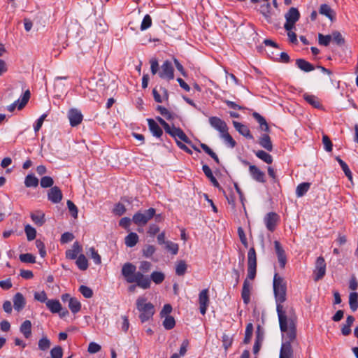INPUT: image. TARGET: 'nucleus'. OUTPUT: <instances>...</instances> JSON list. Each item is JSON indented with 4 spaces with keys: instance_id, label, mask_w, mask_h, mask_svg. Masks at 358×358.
Returning a JSON list of instances; mask_svg holds the SVG:
<instances>
[{
    "instance_id": "1",
    "label": "nucleus",
    "mask_w": 358,
    "mask_h": 358,
    "mask_svg": "<svg viewBox=\"0 0 358 358\" xmlns=\"http://www.w3.org/2000/svg\"><path fill=\"white\" fill-rule=\"evenodd\" d=\"M122 275L128 283H137L138 287L146 289L150 287L151 280L155 284L162 283L165 279V275L160 271H154L150 278L145 276L143 273L136 271V267L131 263H125L122 268Z\"/></svg>"
},
{
    "instance_id": "2",
    "label": "nucleus",
    "mask_w": 358,
    "mask_h": 358,
    "mask_svg": "<svg viewBox=\"0 0 358 358\" xmlns=\"http://www.w3.org/2000/svg\"><path fill=\"white\" fill-rule=\"evenodd\" d=\"M273 292L276 301V310L279 324L283 328L285 322H295L296 317L292 308L289 312H287L284 308L282 303L286 301L287 284L285 280L278 273H275L273 277Z\"/></svg>"
},
{
    "instance_id": "3",
    "label": "nucleus",
    "mask_w": 358,
    "mask_h": 358,
    "mask_svg": "<svg viewBox=\"0 0 358 358\" xmlns=\"http://www.w3.org/2000/svg\"><path fill=\"white\" fill-rule=\"evenodd\" d=\"M280 329L282 333L284 341L282 343L279 358H292L294 352L292 343L296 341V338L295 322H285L283 328L280 325Z\"/></svg>"
},
{
    "instance_id": "4",
    "label": "nucleus",
    "mask_w": 358,
    "mask_h": 358,
    "mask_svg": "<svg viewBox=\"0 0 358 358\" xmlns=\"http://www.w3.org/2000/svg\"><path fill=\"white\" fill-rule=\"evenodd\" d=\"M257 273V255L254 248H251L248 252V275L246 279L244 280L241 297L245 304L249 303L250 301V292L252 285L249 280H252L255 279Z\"/></svg>"
},
{
    "instance_id": "5",
    "label": "nucleus",
    "mask_w": 358,
    "mask_h": 358,
    "mask_svg": "<svg viewBox=\"0 0 358 358\" xmlns=\"http://www.w3.org/2000/svg\"><path fill=\"white\" fill-rule=\"evenodd\" d=\"M136 308L140 312V320L145 322L150 320L155 313V307L150 302H148L144 297L140 296L136 301Z\"/></svg>"
},
{
    "instance_id": "6",
    "label": "nucleus",
    "mask_w": 358,
    "mask_h": 358,
    "mask_svg": "<svg viewBox=\"0 0 358 358\" xmlns=\"http://www.w3.org/2000/svg\"><path fill=\"white\" fill-rule=\"evenodd\" d=\"M156 210L153 208H150L144 212H137L132 217L133 222L138 226L145 225L155 215Z\"/></svg>"
},
{
    "instance_id": "7",
    "label": "nucleus",
    "mask_w": 358,
    "mask_h": 358,
    "mask_svg": "<svg viewBox=\"0 0 358 358\" xmlns=\"http://www.w3.org/2000/svg\"><path fill=\"white\" fill-rule=\"evenodd\" d=\"M313 273L315 281H318L319 280L323 278V277L325 275L326 262L322 257H319L317 258Z\"/></svg>"
},
{
    "instance_id": "8",
    "label": "nucleus",
    "mask_w": 358,
    "mask_h": 358,
    "mask_svg": "<svg viewBox=\"0 0 358 358\" xmlns=\"http://www.w3.org/2000/svg\"><path fill=\"white\" fill-rule=\"evenodd\" d=\"M165 131L174 138L176 141H178V138L182 141L183 142L190 144L191 141L187 136V135L184 133V131L180 128H177L175 126L171 127L169 126V129H166Z\"/></svg>"
},
{
    "instance_id": "9",
    "label": "nucleus",
    "mask_w": 358,
    "mask_h": 358,
    "mask_svg": "<svg viewBox=\"0 0 358 358\" xmlns=\"http://www.w3.org/2000/svg\"><path fill=\"white\" fill-rule=\"evenodd\" d=\"M279 215L274 212L267 213L264 218V222L266 229L273 232L275 229L279 222Z\"/></svg>"
},
{
    "instance_id": "10",
    "label": "nucleus",
    "mask_w": 358,
    "mask_h": 358,
    "mask_svg": "<svg viewBox=\"0 0 358 358\" xmlns=\"http://www.w3.org/2000/svg\"><path fill=\"white\" fill-rule=\"evenodd\" d=\"M29 99L30 92L29 90H26L21 99L15 101L14 103L7 107L8 110L10 112H13L16 108L18 110L22 109L28 103Z\"/></svg>"
},
{
    "instance_id": "11",
    "label": "nucleus",
    "mask_w": 358,
    "mask_h": 358,
    "mask_svg": "<svg viewBox=\"0 0 358 358\" xmlns=\"http://www.w3.org/2000/svg\"><path fill=\"white\" fill-rule=\"evenodd\" d=\"M173 67L169 61H165L161 66L159 76L162 78L172 80L174 78Z\"/></svg>"
},
{
    "instance_id": "12",
    "label": "nucleus",
    "mask_w": 358,
    "mask_h": 358,
    "mask_svg": "<svg viewBox=\"0 0 358 358\" xmlns=\"http://www.w3.org/2000/svg\"><path fill=\"white\" fill-rule=\"evenodd\" d=\"M208 121L210 126L220 132V135L228 130L226 122L220 117L215 116L210 117Z\"/></svg>"
},
{
    "instance_id": "13",
    "label": "nucleus",
    "mask_w": 358,
    "mask_h": 358,
    "mask_svg": "<svg viewBox=\"0 0 358 358\" xmlns=\"http://www.w3.org/2000/svg\"><path fill=\"white\" fill-rule=\"evenodd\" d=\"M199 309L202 315H205L209 303L208 290L203 289L199 296Z\"/></svg>"
},
{
    "instance_id": "14",
    "label": "nucleus",
    "mask_w": 358,
    "mask_h": 358,
    "mask_svg": "<svg viewBox=\"0 0 358 358\" xmlns=\"http://www.w3.org/2000/svg\"><path fill=\"white\" fill-rule=\"evenodd\" d=\"M63 195L57 186L52 187L48 192V199L53 203H58L62 199Z\"/></svg>"
},
{
    "instance_id": "15",
    "label": "nucleus",
    "mask_w": 358,
    "mask_h": 358,
    "mask_svg": "<svg viewBox=\"0 0 358 358\" xmlns=\"http://www.w3.org/2000/svg\"><path fill=\"white\" fill-rule=\"evenodd\" d=\"M68 117L70 122V124L72 127H76L81 123L83 117L79 110L72 108L68 113Z\"/></svg>"
},
{
    "instance_id": "16",
    "label": "nucleus",
    "mask_w": 358,
    "mask_h": 358,
    "mask_svg": "<svg viewBox=\"0 0 358 358\" xmlns=\"http://www.w3.org/2000/svg\"><path fill=\"white\" fill-rule=\"evenodd\" d=\"M90 90L96 91L98 94H103L106 90V83L103 78L98 80L92 79L90 82Z\"/></svg>"
},
{
    "instance_id": "17",
    "label": "nucleus",
    "mask_w": 358,
    "mask_h": 358,
    "mask_svg": "<svg viewBox=\"0 0 358 358\" xmlns=\"http://www.w3.org/2000/svg\"><path fill=\"white\" fill-rule=\"evenodd\" d=\"M274 247L280 266L281 268H284L287 262L285 252L278 241H274Z\"/></svg>"
},
{
    "instance_id": "18",
    "label": "nucleus",
    "mask_w": 358,
    "mask_h": 358,
    "mask_svg": "<svg viewBox=\"0 0 358 358\" xmlns=\"http://www.w3.org/2000/svg\"><path fill=\"white\" fill-rule=\"evenodd\" d=\"M249 172L252 178L259 182H265V173L255 165L249 166Z\"/></svg>"
},
{
    "instance_id": "19",
    "label": "nucleus",
    "mask_w": 358,
    "mask_h": 358,
    "mask_svg": "<svg viewBox=\"0 0 358 358\" xmlns=\"http://www.w3.org/2000/svg\"><path fill=\"white\" fill-rule=\"evenodd\" d=\"M82 246L78 241L73 243L72 248L66 251V257L69 259H76L82 252Z\"/></svg>"
},
{
    "instance_id": "20",
    "label": "nucleus",
    "mask_w": 358,
    "mask_h": 358,
    "mask_svg": "<svg viewBox=\"0 0 358 358\" xmlns=\"http://www.w3.org/2000/svg\"><path fill=\"white\" fill-rule=\"evenodd\" d=\"M233 125L240 134L247 138L253 139V136L251 134L249 128L246 125L236 121H233Z\"/></svg>"
},
{
    "instance_id": "21",
    "label": "nucleus",
    "mask_w": 358,
    "mask_h": 358,
    "mask_svg": "<svg viewBox=\"0 0 358 358\" xmlns=\"http://www.w3.org/2000/svg\"><path fill=\"white\" fill-rule=\"evenodd\" d=\"M26 301L23 295L17 292L13 296V306L15 310L20 312L25 306Z\"/></svg>"
},
{
    "instance_id": "22",
    "label": "nucleus",
    "mask_w": 358,
    "mask_h": 358,
    "mask_svg": "<svg viewBox=\"0 0 358 358\" xmlns=\"http://www.w3.org/2000/svg\"><path fill=\"white\" fill-rule=\"evenodd\" d=\"M148 123L149 129L153 136L159 138L163 134V131L157 123L152 119L147 120Z\"/></svg>"
},
{
    "instance_id": "23",
    "label": "nucleus",
    "mask_w": 358,
    "mask_h": 358,
    "mask_svg": "<svg viewBox=\"0 0 358 358\" xmlns=\"http://www.w3.org/2000/svg\"><path fill=\"white\" fill-rule=\"evenodd\" d=\"M259 144L269 152L273 150V144L271 141V138L266 134H264L260 136L259 139Z\"/></svg>"
},
{
    "instance_id": "24",
    "label": "nucleus",
    "mask_w": 358,
    "mask_h": 358,
    "mask_svg": "<svg viewBox=\"0 0 358 358\" xmlns=\"http://www.w3.org/2000/svg\"><path fill=\"white\" fill-rule=\"evenodd\" d=\"M296 65L299 69L305 72H310L314 70L313 65L303 59H297L296 60Z\"/></svg>"
},
{
    "instance_id": "25",
    "label": "nucleus",
    "mask_w": 358,
    "mask_h": 358,
    "mask_svg": "<svg viewBox=\"0 0 358 358\" xmlns=\"http://www.w3.org/2000/svg\"><path fill=\"white\" fill-rule=\"evenodd\" d=\"M285 17L287 21H291L292 22L296 23L300 17V13L297 8L292 7L285 14Z\"/></svg>"
},
{
    "instance_id": "26",
    "label": "nucleus",
    "mask_w": 358,
    "mask_h": 358,
    "mask_svg": "<svg viewBox=\"0 0 358 358\" xmlns=\"http://www.w3.org/2000/svg\"><path fill=\"white\" fill-rule=\"evenodd\" d=\"M303 99L311 106L315 108H320L322 107L321 102L318 97L315 95L304 94Z\"/></svg>"
},
{
    "instance_id": "27",
    "label": "nucleus",
    "mask_w": 358,
    "mask_h": 358,
    "mask_svg": "<svg viewBox=\"0 0 358 358\" xmlns=\"http://www.w3.org/2000/svg\"><path fill=\"white\" fill-rule=\"evenodd\" d=\"M202 170H203L204 174L206 175V176L210 180V182L213 183V185L215 187L221 189L220 187V184L217 182V179L214 177L210 168L208 165L204 164L202 166Z\"/></svg>"
},
{
    "instance_id": "28",
    "label": "nucleus",
    "mask_w": 358,
    "mask_h": 358,
    "mask_svg": "<svg viewBox=\"0 0 358 358\" xmlns=\"http://www.w3.org/2000/svg\"><path fill=\"white\" fill-rule=\"evenodd\" d=\"M46 306L52 313H59L62 310V305L58 300H48Z\"/></svg>"
},
{
    "instance_id": "29",
    "label": "nucleus",
    "mask_w": 358,
    "mask_h": 358,
    "mask_svg": "<svg viewBox=\"0 0 358 358\" xmlns=\"http://www.w3.org/2000/svg\"><path fill=\"white\" fill-rule=\"evenodd\" d=\"M31 218L32 221L38 226H42L45 222V214L40 210L31 213Z\"/></svg>"
},
{
    "instance_id": "30",
    "label": "nucleus",
    "mask_w": 358,
    "mask_h": 358,
    "mask_svg": "<svg viewBox=\"0 0 358 358\" xmlns=\"http://www.w3.org/2000/svg\"><path fill=\"white\" fill-rule=\"evenodd\" d=\"M319 13L321 15H325L327 17L329 20L331 21L334 18L335 13L334 11L331 8V7L327 4H322L320 6Z\"/></svg>"
},
{
    "instance_id": "31",
    "label": "nucleus",
    "mask_w": 358,
    "mask_h": 358,
    "mask_svg": "<svg viewBox=\"0 0 358 358\" xmlns=\"http://www.w3.org/2000/svg\"><path fill=\"white\" fill-rule=\"evenodd\" d=\"M355 322V317L352 315H348L346 319L345 324L343 325L341 332L343 336H348L351 333V326Z\"/></svg>"
},
{
    "instance_id": "32",
    "label": "nucleus",
    "mask_w": 358,
    "mask_h": 358,
    "mask_svg": "<svg viewBox=\"0 0 358 358\" xmlns=\"http://www.w3.org/2000/svg\"><path fill=\"white\" fill-rule=\"evenodd\" d=\"M20 332L26 338H30L31 336V323L29 320H25L21 324L20 328Z\"/></svg>"
},
{
    "instance_id": "33",
    "label": "nucleus",
    "mask_w": 358,
    "mask_h": 358,
    "mask_svg": "<svg viewBox=\"0 0 358 358\" xmlns=\"http://www.w3.org/2000/svg\"><path fill=\"white\" fill-rule=\"evenodd\" d=\"M138 241V236L134 232H131L125 237V244L127 247L132 248L135 246Z\"/></svg>"
},
{
    "instance_id": "34",
    "label": "nucleus",
    "mask_w": 358,
    "mask_h": 358,
    "mask_svg": "<svg viewBox=\"0 0 358 358\" xmlns=\"http://www.w3.org/2000/svg\"><path fill=\"white\" fill-rule=\"evenodd\" d=\"M76 264L78 268L81 271H85L88 268V261L85 256L83 254L79 255L76 259Z\"/></svg>"
},
{
    "instance_id": "35",
    "label": "nucleus",
    "mask_w": 358,
    "mask_h": 358,
    "mask_svg": "<svg viewBox=\"0 0 358 358\" xmlns=\"http://www.w3.org/2000/svg\"><path fill=\"white\" fill-rule=\"evenodd\" d=\"M310 183L302 182L300 183L296 189V194L297 197L303 196L310 189Z\"/></svg>"
},
{
    "instance_id": "36",
    "label": "nucleus",
    "mask_w": 358,
    "mask_h": 358,
    "mask_svg": "<svg viewBox=\"0 0 358 358\" xmlns=\"http://www.w3.org/2000/svg\"><path fill=\"white\" fill-rule=\"evenodd\" d=\"M69 308L73 313H77L80 310L81 304L76 298H70L69 300Z\"/></svg>"
},
{
    "instance_id": "37",
    "label": "nucleus",
    "mask_w": 358,
    "mask_h": 358,
    "mask_svg": "<svg viewBox=\"0 0 358 358\" xmlns=\"http://www.w3.org/2000/svg\"><path fill=\"white\" fill-rule=\"evenodd\" d=\"M24 185L27 187H36L38 185V179L33 174H29L25 178Z\"/></svg>"
},
{
    "instance_id": "38",
    "label": "nucleus",
    "mask_w": 358,
    "mask_h": 358,
    "mask_svg": "<svg viewBox=\"0 0 358 358\" xmlns=\"http://www.w3.org/2000/svg\"><path fill=\"white\" fill-rule=\"evenodd\" d=\"M187 269V265L184 260L177 262L176 264V273L179 276L184 275Z\"/></svg>"
},
{
    "instance_id": "39",
    "label": "nucleus",
    "mask_w": 358,
    "mask_h": 358,
    "mask_svg": "<svg viewBox=\"0 0 358 358\" xmlns=\"http://www.w3.org/2000/svg\"><path fill=\"white\" fill-rule=\"evenodd\" d=\"M349 305L350 309L355 312L358 308V294L357 292H351L349 295Z\"/></svg>"
},
{
    "instance_id": "40",
    "label": "nucleus",
    "mask_w": 358,
    "mask_h": 358,
    "mask_svg": "<svg viewBox=\"0 0 358 358\" xmlns=\"http://www.w3.org/2000/svg\"><path fill=\"white\" fill-rule=\"evenodd\" d=\"M255 155L259 159H262L266 164H270L273 162L272 156L264 150H258L255 152Z\"/></svg>"
},
{
    "instance_id": "41",
    "label": "nucleus",
    "mask_w": 358,
    "mask_h": 358,
    "mask_svg": "<svg viewBox=\"0 0 358 358\" xmlns=\"http://www.w3.org/2000/svg\"><path fill=\"white\" fill-rule=\"evenodd\" d=\"M220 138H222L226 144H227L230 148H233L236 146V143L232 138V136L229 134L228 130L227 131L223 132L220 135Z\"/></svg>"
},
{
    "instance_id": "42",
    "label": "nucleus",
    "mask_w": 358,
    "mask_h": 358,
    "mask_svg": "<svg viewBox=\"0 0 358 358\" xmlns=\"http://www.w3.org/2000/svg\"><path fill=\"white\" fill-rule=\"evenodd\" d=\"M331 36H332L331 41L338 46H342L345 44V38L339 31H334Z\"/></svg>"
},
{
    "instance_id": "43",
    "label": "nucleus",
    "mask_w": 358,
    "mask_h": 358,
    "mask_svg": "<svg viewBox=\"0 0 358 358\" xmlns=\"http://www.w3.org/2000/svg\"><path fill=\"white\" fill-rule=\"evenodd\" d=\"M38 348L42 351H45L48 350L51 345V342L49 338H48L47 336H43L39 341H38Z\"/></svg>"
},
{
    "instance_id": "44",
    "label": "nucleus",
    "mask_w": 358,
    "mask_h": 358,
    "mask_svg": "<svg viewBox=\"0 0 358 358\" xmlns=\"http://www.w3.org/2000/svg\"><path fill=\"white\" fill-rule=\"evenodd\" d=\"M24 231L28 241H31L35 239L36 236V231L34 227L29 224H27L24 227Z\"/></svg>"
},
{
    "instance_id": "45",
    "label": "nucleus",
    "mask_w": 358,
    "mask_h": 358,
    "mask_svg": "<svg viewBox=\"0 0 358 358\" xmlns=\"http://www.w3.org/2000/svg\"><path fill=\"white\" fill-rule=\"evenodd\" d=\"M201 148L203 149V150L207 153L208 155H210L217 164H220V159L217 157V155L210 149L206 144L205 143H201Z\"/></svg>"
},
{
    "instance_id": "46",
    "label": "nucleus",
    "mask_w": 358,
    "mask_h": 358,
    "mask_svg": "<svg viewBox=\"0 0 358 358\" xmlns=\"http://www.w3.org/2000/svg\"><path fill=\"white\" fill-rule=\"evenodd\" d=\"M331 34L329 35H323L322 34H318V43L320 45L328 46L331 41Z\"/></svg>"
},
{
    "instance_id": "47",
    "label": "nucleus",
    "mask_w": 358,
    "mask_h": 358,
    "mask_svg": "<svg viewBox=\"0 0 358 358\" xmlns=\"http://www.w3.org/2000/svg\"><path fill=\"white\" fill-rule=\"evenodd\" d=\"M54 180L50 176H43L41 178L40 185L43 188L52 187Z\"/></svg>"
},
{
    "instance_id": "48",
    "label": "nucleus",
    "mask_w": 358,
    "mask_h": 358,
    "mask_svg": "<svg viewBox=\"0 0 358 358\" xmlns=\"http://www.w3.org/2000/svg\"><path fill=\"white\" fill-rule=\"evenodd\" d=\"M253 332V325L252 323H249L246 326L245 332V338H244V343H248L252 338Z\"/></svg>"
},
{
    "instance_id": "49",
    "label": "nucleus",
    "mask_w": 358,
    "mask_h": 358,
    "mask_svg": "<svg viewBox=\"0 0 358 358\" xmlns=\"http://www.w3.org/2000/svg\"><path fill=\"white\" fill-rule=\"evenodd\" d=\"M19 258L22 262L32 264L36 262L35 257L30 253L21 254Z\"/></svg>"
},
{
    "instance_id": "50",
    "label": "nucleus",
    "mask_w": 358,
    "mask_h": 358,
    "mask_svg": "<svg viewBox=\"0 0 358 358\" xmlns=\"http://www.w3.org/2000/svg\"><path fill=\"white\" fill-rule=\"evenodd\" d=\"M175 319L172 316H166L163 322V326L166 329H171L175 327Z\"/></svg>"
},
{
    "instance_id": "51",
    "label": "nucleus",
    "mask_w": 358,
    "mask_h": 358,
    "mask_svg": "<svg viewBox=\"0 0 358 358\" xmlns=\"http://www.w3.org/2000/svg\"><path fill=\"white\" fill-rule=\"evenodd\" d=\"M157 110L160 113V114L164 116L167 120H173L174 118V115L169 111L166 108L162 106H158L157 107Z\"/></svg>"
},
{
    "instance_id": "52",
    "label": "nucleus",
    "mask_w": 358,
    "mask_h": 358,
    "mask_svg": "<svg viewBox=\"0 0 358 358\" xmlns=\"http://www.w3.org/2000/svg\"><path fill=\"white\" fill-rule=\"evenodd\" d=\"M79 291L85 298L90 299L93 296L92 289L85 285H81L79 288Z\"/></svg>"
},
{
    "instance_id": "53",
    "label": "nucleus",
    "mask_w": 358,
    "mask_h": 358,
    "mask_svg": "<svg viewBox=\"0 0 358 358\" xmlns=\"http://www.w3.org/2000/svg\"><path fill=\"white\" fill-rule=\"evenodd\" d=\"M166 249L170 251L173 255H176L178 252V245L171 241L166 242Z\"/></svg>"
},
{
    "instance_id": "54",
    "label": "nucleus",
    "mask_w": 358,
    "mask_h": 358,
    "mask_svg": "<svg viewBox=\"0 0 358 358\" xmlns=\"http://www.w3.org/2000/svg\"><path fill=\"white\" fill-rule=\"evenodd\" d=\"M152 25V18L149 15H145L141 24V29L145 30Z\"/></svg>"
},
{
    "instance_id": "55",
    "label": "nucleus",
    "mask_w": 358,
    "mask_h": 358,
    "mask_svg": "<svg viewBox=\"0 0 358 358\" xmlns=\"http://www.w3.org/2000/svg\"><path fill=\"white\" fill-rule=\"evenodd\" d=\"M52 358H62L63 355V350L60 346H56L50 350Z\"/></svg>"
},
{
    "instance_id": "56",
    "label": "nucleus",
    "mask_w": 358,
    "mask_h": 358,
    "mask_svg": "<svg viewBox=\"0 0 358 358\" xmlns=\"http://www.w3.org/2000/svg\"><path fill=\"white\" fill-rule=\"evenodd\" d=\"M89 252L90 253L91 258L93 259L94 262L96 264H100L101 263V256L98 254L95 249L94 248H90L89 249Z\"/></svg>"
},
{
    "instance_id": "57",
    "label": "nucleus",
    "mask_w": 358,
    "mask_h": 358,
    "mask_svg": "<svg viewBox=\"0 0 358 358\" xmlns=\"http://www.w3.org/2000/svg\"><path fill=\"white\" fill-rule=\"evenodd\" d=\"M322 143L327 152H331L332 150L333 144L328 136L325 134L322 136Z\"/></svg>"
},
{
    "instance_id": "58",
    "label": "nucleus",
    "mask_w": 358,
    "mask_h": 358,
    "mask_svg": "<svg viewBox=\"0 0 358 358\" xmlns=\"http://www.w3.org/2000/svg\"><path fill=\"white\" fill-rule=\"evenodd\" d=\"M156 249L154 245H145L143 250V256L149 258L155 252Z\"/></svg>"
},
{
    "instance_id": "59",
    "label": "nucleus",
    "mask_w": 358,
    "mask_h": 358,
    "mask_svg": "<svg viewBox=\"0 0 358 358\" xmlns=\"http://www.w3.org/2000/svg\"><path fill=\"white\" fill-rule=\"evenodd\" d=\"M66 204H67L70 213L71 214V215L74 218H77L78 217V208H77L76 206L71 200H68L66 202Z\"/></svg>"
},
{
    "instance_id": "60",
    "label": "nucleus",
    "mask_w": 358,
    "mask_h": 358,
    "mask_svg": "<svg viewBox=\"0 0 358 358\" xmlns=\"http://www.w3.org/2000/svg\"><path fill=\"white\" fill-rule=\"evenodd\" d=\"M222 341L224 348L225 350H227L232 344V338L230 336L224 334L222 337Z\"/></svg>"
},
{
    "instance_id": "61",
    "label": "nucleus",
    "mask_w": 358,
    "mask_h": 358,
    "mask_svg": "<svg viewBox=\"0 0 358 358\" xmlns=\"http://www.w3.org/2000/svg\"><path fill=\"white\" fill-rule=\"evenodd\" d=\"M238 236H239V238H240V241L242 243V244L245 247L247 248L248 246V241H247V238H246V236H245V234L244 232V230L243 229L242 227H238Z\"/></svg>"
},
{
    "instance_id": "62",
    "label": "nucleus",
    "mask_w": 358,
    "mask_h": 358,
    "mask_svg": "<svg viewBox=\"0 0 358 358\" xmlns=\"http://www.w3.org/2000/svg\"><path fill=\"white\" fill-rule=\"evenodd\" d=\"M73 238L74 236L72 233L65 232L62 235L60 241L62 243L64 244L73 241Z\"/></svg>"
},
{
    "instance_id": "63",
    "label": "nucleus",
    "mask_w": 358,
    "mask_h": 358,
    "mask_svg": "<svg viewBox=\"0 0 358 358\" xmlns=\"http://www.w3.org/2000/svg\"><path fill=\"white\" fill-rule=\"evenodd\" d=\"M125 211L126 208L124 206L120 203H117L113 209V213L119 216L123 215Z\"/></svg>"
},
{
    "instance_id": "64",
    "label": "nucleus",
    "mask_w": 358,
    "mask_h": 358,
    "mask_svg": "<svg viewBox=\"0 0 358 358\" xmlns=\"http://www.w3.org/2000/svg\"><path fill=\"white\" fill-rule=\"evenodd\" d=\"M151 263L147 261L141 262L139 266V269L144 273L148 272L151 269Z\"/></svg>"
}]
</instances>
